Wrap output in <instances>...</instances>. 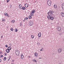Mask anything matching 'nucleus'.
Wrapping results in <instances>:
<instances>
[{"label": "nucleus", "mask_w": 64, "mask_h": 64, "mask_svg": "<svg viewBox=\"0 0 64 64\" xmlns=\"http://www.w3.org/2000/svg\"><path fill=\"white\" fill-rule=\"evenodd\" d=\"M11 58V56H9V59H10V58Z\"/></svg>", "instance_id": "nucleus-44"}, {"label": "nucleus", "mask_w": 64, "mask_h": 64, "mask_svg": "<svg viewBox=\"0 0 64 64\" xmlns=\"http://www.w3.org/2000/svg\"><path fill=\"white\" fill-rule=\"evenodd\" d=\"M12 61H14V60H12Z\"/></svg>", "instance_id": "nucleus-54"}, {"label": "nucleus", "mask_w": 64, "mask_h": 64, "mask_svg": "<svg viewBox=\"0 0 64 64\" xmlns=\"http://www.w3.org/2000/svg\"><path fill=\"white\" fill-rule=\"evenodd\" d=\"M33 61L34 62H36V60L35 59H34L33 60Z\"/></svg>", "instance_id": "nucleus-31"}, {"label": "nucleus", "mask_w": 64, "mask_h": 64, "mask_svg": "<svg viewBox=\"0 0 64 64\" xmlns=\"http://www.w3.org/2000/svg\"><path fill=\"white\" fill-rule=\"evenodd\" d=\"M23 21L24 22H25V20H24Z\"/></svg>", "instance_id": "nucleus-51"}, {"label": "nucleus", "mask_w": 64, "mask_h": 64, "mask_svg": "<svg viewBox=\"0 0 64 64\" xmlns=\"http://www.w3.org/2000/svg\"><path fill=\"white\" fill-rule=\"evenodd\" d=\"M2 37H3V36H1V38H2Z\"/></svg>", "instance_id": "nucleus-53"}, {"label": "nucleus", "mask_w": 64, "mask_h": 64, "mask_svg": "<svg viewBox=\"0 0 64 64\" xmlns=\"http://www.w3.org/2000/svg\"><path fill=\"white\" fill-rule=\"evenodd\" d=\"M28 19V18L26 17L24 18V20H27V19Z\"/></svg>", "instance_id": "nucleus-23"}, {"label": "nucleus", "mask_w": 64, "mask_h": 64, "mask_svg": "<svg viewBox=\"0 0 64 64\" xmlns=\"http://www.w3.org/2000/svg\"><path fill=\"white\" fill-rule=\"evenodd\" d=\"M59 35H61V34L60 33H59Z\"/></svg>", "instance_id": "nucleus-48"}, {"label": "nucleus", "mask_w": 64, "mask_h": 64, "mask_svg": "<svg viewBox=\"0 0 64 64\" xmlns=\"http://www.w3.org/2000/svg\"><path fill=\"white\" fill-rule=\"evenodd\" d=\"M50 12L52 14V13H53L54 12V11L52 10H51Z\"/></svg>", "instance_id": "nucleus-17"}, {"label": "nucleus", "mask_w": 64, "mask_h": 64, "mask_svg": "<svg viewBox=\"0 0 64 64\" xmlns=\"http://www.w3.org/2000/svg\"><path fill=\"white\" fill-rule=\"evenodd\" d=\"M32 13L33 14L34 13H35V10H32Z\"/></svg>", "instance_id": "nucleus-19"}, {"label": "nucleus", "mask_w": 64, "mask_h": 64, "mask_svg": "<svg viewBox=\"0 0 64 64\" xmlns=\"http://www.w3.org/2000/svg\"><path fill=\"white\" fill-rule=\"evenodd\" d=\"M20 9H22V7L20 6Z\"/></svg>", "instance_id": "nucleus-40"}, {"label": "nucleus", "mask_w": 64, "mask_h": 64, "mask_svg": "<svg viewBox=\"0 0 64 64\" xmlns=\"http://www.w3.org/2000/svg\"><path fill=\"white\" fill-rule=\"evenodd\" d=\"M20 27H21V26H22V24H20Z\"/></svg>", "instance_id": "nucleus-35"}, {"label": "nucleus", "mask_w": 64, "mask_h": 64, "mask_svg": "<svg viewBox=\"0 0 64 64\" xmlns=\"http://www.w3.org/2000/svg\"><path fill=\"white\" fill-rule=\"evenodd\" d=\"M6 57H4V59H6Z\"/></svg>", "instance_id": "nucleus-42"}, {"label": "nucleus", "mask_w": 64, "mask_h": 64, "mask_svg": "<svg viewBox=\"0 0 64 64\" xmlns=\"http://www.w3.org/2000/svg\"><path fill=\"white\" fill-rule=\"evenodd\" d=\"M2 52L1 51H0V54H2Z\"/></svg>", "instance_id": "nucleus-39"}, {"label": "nucleus", "mask_w": 64, "mask_h": 64, "mask_svg": "<svg viewBox=\"0 0 64 64\" xmlns=\"http://www.w3.org/2000/svg\"><path fill=\"white\" fill-rule=\"evenodd\" d=\"M2 21H4V22H5V20L4 19H2Z\"/></svg>", "instance_id": "nucleus-28"}, {"label": "nucleus", "mask_w": 64, "mask_h": 64, "mask_svg": "<svg viewBox=\"0 0 64 64\" xmlns=\"http://www.w3.org/2000/svg\"><path fill=\"white\" fill-rule=\"evenodd\" d=\"M48 15H50L51 14H52L50 12H48Z\"/></svg>", "instance_id": "nucleus-15"}, {"label": "nucleus", "mask_w": 64, "mask_h": 64, "mask_svg": "<svg viewBox=\"0 0 64 64\" xmlns=\"http://www.w3.org/2000/svg\"><path fill=\"white\" fill-rule=\"evenodd\" d=\"M10 30H11V31H13V28H10Z\"/></svg>", "instance_id": "nucleus-24"}, {"label": "nucleus", "mask_w": 64, "mask_h": 64, "mask_svg": "<svg viewBox=\"0 0 64 64\" xmlns=\"http://www.w3.org/2000/svg\"><path fill=\"white\" fill-rule=\"evenodd\" d=\"M50 19L51 20H54V18L53 16H52L50 17Z\"/></svg>", "instance_id": "nucleus-8"}, {"label": "nucleus", "mask_w": 64, "mask_h": 64, "mask_svg": "<svg viewBox=\"0 0 64 64\" xmlns=\"http://www.w3.org/2000/svg\"><path fill=\"white\" fill-rule=\"evenodd\" d=\"M57 6L56 5H54V8H57Z\"/></svg>", "instance_id": "nucleus-18"}, {"label": "nucleus", "mask_w": 64, "mask_h": 64, "mask_svg": "<svg viewBox=\"0 0 64 64\" xmlns=\"http://www.w3.org/2000/svg\"><path fill=\"white\" fill-rule=\"evenodd\" d=\"M22 9L24 10H25V9H26V8H25V7L23 6L22 7Z\"/></svg>", "instance_id": "nucleus-16"}, {"label": "nucleus", "mask_w": 64, "mask_h": 64, "mask_svg": "<svg viewBox=\"0 0 64 64\" xmlns=\"http://www.w3.org/2000/svg\"><path fill=\"white\" fill-rule=\"evenodd\" d=\"M31 37L32 38H34V36L33 35H31Z\"/></svg>", "instance_id": "nucleus-25"}, {"label": "nucleus", "mask_w": 64, "mask_h": 64, "mask_svg": "<svg viewBox=\"0 0 64 64\" xmlns=\"http://www.w3.org/2000/svg\"><path fill=\"white\" fill-rule=\"evenodd\" d=\"M0 58H1L3 56V55H2V54H1L0 55Z\"/></svg>", "instance_id": "nucleus-30"}, {"label": "nucleus", "mask_w": 64, "mask_h": 64, "mask_svg": "<svg viewBox=\"0 0 64 64\" xmlns=\"http://www.w3.org/2000/svg\"><path fill=\"white\" fill-rule=\"evenodd\" d=\"M6 51L7 52V53H9L10 50H8V49H7L6 50Z\"/></svg>", "instance_id": "nucleus-14"}, {"label": "nucleus", "mask_w": 64, "mask_h": 64, "mask_svg": "<svg viewBox=\"0 0 64 64\" xmlns=\"http://www.w3.org/2000/svg\"><path fill=\"white\" fill-rule=\"evenodd\" d=\"M38 54L37 53H35L34 54V56H36V57H37L38 56Z\"/></svg>", "instance_id": "nucleus-11"}, {"label": "nucleus", "mask_w": 64, "mask_h": 64, "mask_svg": "<svg viewBox=\"0 0 64 64\" xmlns=\"http://www.w3.org/2000/svg\"><path fill=\"white\" fill-rule=\"evenodd\" d=\"M4 54H5V56H6V55H7V53H4Z\"/></svg>", "instance_id": "nucleus-37"}, {"label": "nucleus", "mask_w": 64, "mask_h": 64, "mask_svg": "<svg viewBox=\"0 0 64 64\" xmlns=\"http://www.w3.org/2000/svg\"><path fill=\"white\" fill-rule=\"evenodd\" d=\"M4 61H6V59H4Z\"/></svg>", "instance_id": "nucleus-45"}, {"label": "nucleus", "mask_w": 64, "mask_h": 64, "mask_svg": "<svg viewBox=\"0 0 64 64\" xmlns=\"http://www.w3.org/2000/svg\"><path fill=\"white\" fill-rule=\"evenodd\" d=\"M8 14L7 13H6L4 14V15L5 16H6Z\"/></svg>", "instance_id": "nucleus-21"}, {"label": "nucleus", "mask_w": 64, "mask_h": 64, "mask_svg": "<svg viewBox=\"0 0 64 64\" xmlns=\"http://www.w3.org/2000/svg\"><path fill=\"white\" fill-rule=\"evenodd\" d=\"M47 3L49 6H50L51 5V4H52V1H51V0H48L47 2Z\"/></svg>", "instance_id": "nucleus-1"}, {"label": "nucleus", "mask_w": 64, "mask_h": 64, "mask_svg": "<svg viewBox=\"0 0 64 64\" xmlns=\"http://www.w3.org/2000/svg\"><path fill=\"white\" fill-rule=\"evenodd\" d=\"M30 57H31V56H28V58H30Z\"/></svg>", "instance_id": "nucleus-46"}, {"label": "nucleus", "mask_w": 64, "mask_h": 64, "mask_svg": "<svg viewBox=\"0 0 64 64\" xmlns=\"http://www.w3.org/2000/svg\"><path fill=\"white\" fill-rule=\"evenodd\" d=\"M6 16H7L8 17H10V16H9V15L8 14Z\"/></svg>", "instance_id": "nucleus-36"}, {"label": "nucleus", "mask_w": 64, "mask_h": 64, "mask_svg": "<svg viewBox=\"0 0 64 64\" xmlns=\"http://www.w3.org/2000/svg\"><path fill=\"white\" fill-rule=\"evenodd\" d=\"M5 47H8V46L7 45H6V46H5Z\"/></svg>", "instance_id": "nucleus-43"}, {"label": "nucleus", "mask_w": 64, "mask_h": 64, "mask_svg": "<svg viewBox=\"0 0 64 64\" xmlns=\"http://www.w3.org/2000/svg\"><path fill=\"white\" fill-rule=\"evenodd\" d=\"M32 12H31L30 13V15H31V14H32Z\"/></svg>", "instance_id": "nucleus-33"}, {"label": "nucleus", "mask_w": 64, "mask_h": 64, "mask_svg": "<svg viewBox=\"0 0 64 64\" xmlns=\"http://www.w3.org/2000/svg\"><path fill=\"white\" fill-rule=\"evenodd\" d=\"M58 53H61V52L62 51V50L61 49L59 48L58 50Z\"/></svg>", "instance_id": "nucleus-4"}, {"label": "nucleus", "mask_w": 64, "mask_h": 64, "mask_svg": "<svg viewBox=\"0 0 64 64\" xmlns=\"http://www.w3.org/2000/svg\"><path fill=\"white\" fill-rule=\"evenodd\" d=\"M10 59L9 58L8 60V61H9V60H10Z\"/></svg>", "instance_id": "nucleus-52"}, {"label": "nucleus", "mask_w": 64, "mask_h": 64, "mask_svg": "<svg viewBox=\"0 0 64 64\" xmlns=\"http://www.w3.org/2000/svg\"><path fill=\"white\" fill-rule=\"evenodd\" d=\"M31 16H30L28 17V18L29 19H31Z\"/></svg>", "instance_id": "nucleus-22"}, {"label": "nucleus", "mask_w": 64, "mask_h": 64, "mask_svg": "<svg viewBox=\"0 0 64 64\" xmlns=\"http://www.w3.org/2000/svg\"><path fill=\"white\" fill-rule=\"evenodd\" d=\"M33 23V22L32 21H30L29 22V25L30 26H32Z\"/></svg>", "instance_id": "nucleus-3"}, {"label": "nucleus", "mask_w": 64, "mask_h": 64, "mask_svg": "<svg viewBox=\"0 0 64 64\" xmlns=\"http://www.w3.org/2000/svg\"><path fill=\"white\" fill-rule=\"evenodd\" d=\"M11 7H10V8H11Z\"/></svg>", "instance_id": "nucleus-55"}, {"label": "nucleus", "mask_w": 64, "mask_h": 64, "mask_svg": "<svg viewBox=\"0 0 64 64\" xmlns=\"http://www.w3.org/2000/svg\"><path fill=\"white\" fill-rule=\"evenodd\" d=\"M40 51H42V50L41 49L40 50Z\"/></svg>", "instance_id": "nucleus-49"}, {"label": "nucleus", "mask_w": 64, "mask_h": 64, "mask_svg": "<svg viewBox=\"0 0 64 64\" xmlns=\"http://www.w3.org/2000/svg\"><path fill=\"white\" fill-rule=\"evenodd\" d=\"M51 17V16L50 15H48V18L49 19H50V18Z\"/></svg>", "instance_id": "nucleus-20"}, {"label": "nucleus", "mask_w": 64, "mask_h": 64, "mask_svg": "<svg viewBox=\"0 0 64 64\" xmlns=\"http://www.w3.org/2000/svg\"><path fill=\"white\" fill-rule=\"evenodd\" d=\"M61 15L62 16V17H64V13L63 12H61Z\"/></svg>", "instance_id": "nucleus-13"}, {"label": "nucleus", "mask_w": 64, "mask_h": 64, "mask_svg": "<svg viewBox=\"0 0 64 64\" xmlns=\"http://www.w3.org/2000/svg\"><path fill=\"white\" fill-rule=\"evenodd\" d=\"M39 59H42V58H39Z\"/></svg>", "instance_id": "nucleus-50"}, {"label": "nucleus", "mask_w": 64, "mask_h": 64, "mask_svg": "<svg viewBox=\"0 0 64 64\" xmlns=\"http://www.w3.org/2000/svg\"><path fill=\"white\" fill-rule=\"evenodd\" d=\"M25 6L27 8V7H28V4H26L25 5Z\"/></svg>", "instance_id": "nucleus-10"}, {"label": "nucleus", "mask_w": 64, "mask_h": 64, "mask_svg": "<svg viewBox=\"0 0 64 64\" xmlns=\"http://www.w3.org/2000/svg\"><path fill=\"white\" fill-rule=\"evenodd\" d=\"M7 3H8L9 1H10V0H6Z\"/></svg>", "instance_id": "nucleus-32"}, {"label": "nucleus", "mask_w": 64, "mask_h": 64, "mask_svg": "<svg viewBox=\"0 0 64 64\" xmlns=\"http://www.w3.org/2000/svg\"><path fill=\"white\" fill-rule=\"evenodd\" d=\"M15 32H17V31H18V30H17V28H16L15 29Z\"/></svg>", "instance_id": "nucleus-26"}, {"label": "nucleus", "mask_w": 64, "mask_h": 64, "mask_svg": "<svg viewBox=\"0 0 64 64\" xmlns=\"http://www.w3.org/2000/svg\"><path fill=\"white\" fill-rule=\"evenodd\" d=\"M11 22L12 23H14L15 22V20H13Z\"/></svg>", "instance_id": "nucleus-27"}, {"label": "nucleus", "mask_w": 64, "mask_h": 64, "mask_svg": "<svg viewBox=\"0 0 64 64\" xmlns=\"http://www.w3.org/2000/svg\"><path fill=\"white\" fill-rule=\"evenodd\" d=\"M34 14H33H33H32L31 15H30L31 16H34Z\"/></svg>", "instance_id": "nucleus-38"}, {"label": "nucleus", "mask_w": 64, "mask_h": 64, "mask_svg": "<svg viewBox=\"0 0 64 64\" xmlns=\"http://www.w3.org/2000/svg\"><path fill=\"white\" fill-rule=\"evenodd\" d=\"M16 55H17V56H18L19 55V51L18 50H16Z\"/></svg>", "instance_id": "nucleus-2"}, {"label": "nucleus", "mask_w": 64, "mask_h": 64, "mask_svg": "<svg viewBox=\"0 0 64 64\" xmlns=\"http://www.w3.org/2000/svg\"><path fill=\"white\" fill-rule=\"evenodd\" d=\"M22 5L20 4H19V7H22Z\"/></svg>", "instance_id": "nucleus-29"}, {"label": "nucleus", "mask_w": 64, "mask_h": 64, "mask_svg": "<svg viewBox=\"0 0 64 64\" xmlns=\"http://www.w3.org/2000/svg\"><path fill=\"white\" fill-rule=\"evenodd\" d=\"M9 45L10 46H12V45H11V44H9Z\"/></svg>", "instance_id": "nucleus-41"}, {"label": "nucleus", "mask_w": 64, "mask_h": 64, "mask_svg": "<svg viewBox=\"0 0 64 64\" xmlns=\"http://www.w3.org/2000/svg\"><path fill=\"white\" fill-rule=\"evenodd\" d=\"M1 62V59H0V62Z\"/></svg>", "instance_id": "nucleus-47"}, {"label": "nucleus", "mask_w": 64, "mask_h": 64, "mask_svg": "<svg viewBox=\"0 0 64 64\" xmlns=\"http://www.w3.org/2000/svg\"><path fill=\"white\" fill-rule=\"evenodd\" d=\"M37 44L38 45H40V44H39V42H38V43Z\"/></svg>", "instance_id": "nucleus-34"}, {"label": "nucleus", "mask_w": 64, "mask_h": 64, "mask_svg": "<svg viewBox=\"0 0 64 64\" xmlns=\"http://www.w3.org/2000/svg\"><path fill=\"white\" fill-rule=\"evenodd\" d=\"M57 29L58 30V31H60V30H61V28L60 26L58 27V28H57Z\"/></svg>", "instance_id": "nucleus-5"}, {"label": "nucleus", "mask_w": 64, "mask_h": 64, "mask_svg": "<svg viewBox=\"0 0 64 64\" xmlns=\"http://www.w3.org/2000/svg\"><path fill=\"white\" fill-rule=\"evenodd\" d=\"M62 8L63 10H64V3L62 4Z\"/></svg>", "instance_id": "nucleus-7"}, {"label": "nucleus", "mask_w": 64, "mask_h": 64, "mask_svg": "<svg viewBox=\"0 0 64 64\" xmlns=\"http://www.w3.org/2000/svg\"><path fill=\"white\" fill-rule=\"evenodd\" d=\"M41 32H40L38 34V36H39V37H41Z\"/></svg>", "instance_id": "nucleus-9"}, {"label": "nucleus", "mask_w": 64, "mask_h": 64, "mask_svg": "<svg viewBox=\"0 0 64 64\" xmlns=\"http://www.w3.org/2000/svg\"><path fill=\"white\" fill-rule=\"evenodd\" d=\"M8 51H9V50H11V47L10 46H9L8 47Z\"/></svg>", "instance_id": "nucleus-12"}, {"label": "nucleus", "mask_w": 64, "mask_h": 64, "mask_svg": "<svg viewBox=\"0 0 64 64\" xmlns=\"http://www.w3.org/2000/svg\"><path fill=\"white\" fill-rule=\"evenodd\" d=\"M21 59H23V58H24V56L23 55V54H21Z\"/></svg>", "instance_id": "nucleus-6"}]
</instances>
